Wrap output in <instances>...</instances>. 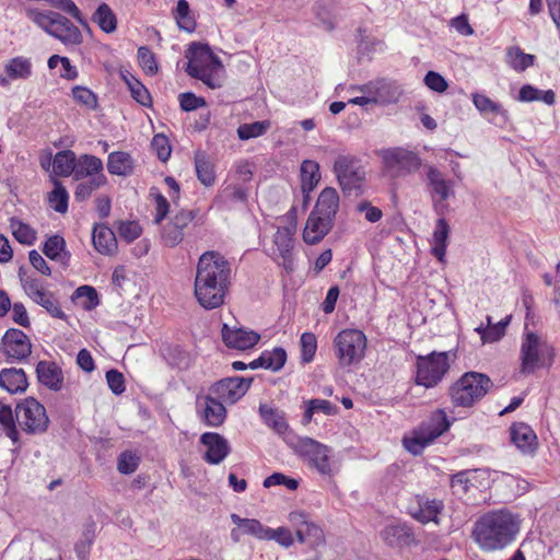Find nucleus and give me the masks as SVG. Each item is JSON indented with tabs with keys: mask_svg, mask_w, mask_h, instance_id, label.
<instances>
[{
	"mask_svg": "<svg viewBox=\"0 0 560 560\" xmlns=\"http://www.w3.org/2000/svg\"><path fill=\"white\" fill-rule=\"evenodd\" d=\"M231 284V267L219 252L203 253L197 264L194 291L195 296L206 310H214L224 303Z\"/></svg>",
	"mask_w": 560,
	"mask_h": 560,
	"instance_id": "nucleus-1",
	"label": "nucleus"
},
{
	"mask_svg": "<svg viewBox=\"0 0 560 560\" xmlns=\"http://www.w3.org/2000/svg\"><path fill=\"white\" fill-rule=\"evenodd\" d=\"M520 529V516L501 509L480 516L474 525L471 537L482 551H499L515 541Z\"/></svg>",
	"mask_w": 560,
	"mask_h": 560,
	"instance_id": "nucleus-2",
	"label": "nucleus"
},
{
	"mask_svg": "<svg viewBox=\"0 0 560 560\" xmlns=\"http://www.w3.org/2000/svg\"><path fill=\"white\" fill-rule=\"evenodd\" d=\"M185 57L188 59L185 71L189 77L200 80L212 90L223 86L224 66L208 44L191 43Z\"/></svg>",
	"mask_w": 560,
	"mask_h": 560,
	"instance_id": "nucleus-3",
	"label": "nucleus"
},
{
	"mask_svg": "<svg viewBox=\"0 0 560 560\" xmlns=\"http://www.w3.org/2000/svg\"><path fill=\"white\" fill-rule=\"evenodd\" d=\"M493 387L492 380L483 373L465 372L448 388L451 402L455 407L471 408Z\"/></svg>",
	"mask_w": 560,
	"mask_h": 560,
	"instance_id": "nucleus-4",
	"label": "nucleus"
},
{
	"mask_svg": "<svg viewBox=\"0 0 560 560\" xmlns=\"http://www.w3.org/2000/svg\"><path fill=\"white\" fill-rule=\"evenodd\" d=\"M553 347L536 332L526 330L521 345V373L533 374L537 369L549 368L555 359Z\"/></svg>",
	"mask_w": 560,
	"mask_h": 560,
	"instance_id": "nucleus-5",
	"label": "nucleus"
},
{
	"mask_svg": "<svg viewBox=\"0 0 560 560\" xmlns=\"http://www.w3.org/2000/svg\"><path fill=\"white\" fill-rule=\"evenodd\" d=\"M27 16L43 31L65 45H79L82 42L80 30L63 15L49 11L28 10Z\"/></svg>",
	"mask_w": 560,
	"mask_h": 560,
	"instance_id": "nucleus-6",
	"label": "nucleus"
},
{
	"mask_svg": "<svg viewBox=\"0 0 560 560\" xmlns=\"http://www.w3.org/2000/svg\"><path fill=\"white\" fill-rule=\"evenodd\" d=\"M378 155L383 173L390 178L406 177L419 171L422 165L418 153L401 147L383 149Z\"/></svg>",
	"mask_w": 560,
	"mask_h": 560,
	"instance_id": "nucleus-7",
	"label": "nucleus"
},
{
	"mask_svg": "<svg viewBox=\"0 0 560 560\" xmlns=\"http://www.w3.org/2000/svg\"><path fill=\"white\" fill-rule=\"evenodd\" d=\"M13 415L15 424L18 423L27 434H42L46 432L49 424L45 407L33 397L18 402Z\"/></svg>",
	"mask_w": 560,
	"mask_h": 560,
	"instance_id": "nucleus-8",
	"label": "nucleus"
},
{
	"mask_svg": "<svg viewBox=\"0 0 560 560\" xmlns=\"http://www.w3.org/2000/svg\"><path fill=\"white\" fill-rule=\"evenodd\" d=\"M334 347L340 365L349 366L363 359L366 337L361 330L345 329L335 337Z\"/></svg>",
	"mask_w": 560,
	"mask_h": 560,
	"instance_id": "nucleus-9",
	"label": "nucleus"
},
{
	"mask_svg": "<svg viewBox=\"0 0 560 560\" xmlns=\"http://www.w3.org/2000/svg\"><path fill=\"white\" fill-rule=\"evenodd\" d=\"M450 370L447 352H432L417 359L416 383L431 388L436 386Z\"/></svg>",
	"mask_w": 560,
	"mask_h": 560,
	"instance_id": "nucleus-10",
	"label": "nucleus"
},
{
	"mask_svg": "<svg viewBox=\"0 0 560 560\" xmlns=\"http://www.w3.org/2000/svg\"><path fill=\"white\" fill-rule=\"evenodd\" d=\"M19 277L24 292L34 303L45 308L51 317L59 319L67 318V315L60 307L58 299L51 291L46 289L44 281L34 277H26L22 273V269H20Z\"/></svg>",
	"mask_w": 560,
	"mask_h": 560,
	"instance_id": "nucleus-11",
	"label": "nucleus"
},
{
	"mask_svg": "<svg viewBox=\"0 0 560 560\" xmlns=\"http://www.w3.org/2000/svg\"><path fill=\"white\" fill-rule=\"evenodd\" d=\"M295 448L313 464L319 474H334L331 464L332 451L327 445H324L311 438H302L299 439Z\"/></svg>",
	"mask_w": 560,
	"mask_h": 560,
	"instance_id": "nucleus-12",
	"label": "nucleus"
},
{
	"mask_svg": "<svg viewBox=\"0 0 560 560\" xmlns=\"http://www.w3.org/2000/svg\"><path fill=\"white\" fill-rule=\"evenodd\" d=\"M334 172L345 191L360 188L364 180V171L359 161L350 155H339L334 163Z\"/></svg>",
	"mask_w": 560,
	"mask_h": 560,
	"instance_id": "nucleus-13",
	"label": "nucleus"
},
{
	"mask_svg": "<svg viewBox=\"0 0 560 560\" xmlns=\"http://www.w3.org/2000/svg\"><path fill=\"white\" fill-rule=\"evenodd\" d=\"M352 89L363 94L372 95L373 104L381 105L396 104L402 95L400 85L396 81L385 78L376 79Z\"/></svg>",
	"mask_w": 560,
	"mask_h": 560,
	"instance_id": "nucleus-14",
	"label": "nucleus"
},
{
	"mask_svg": "<svg viewBox=\"0 0 560 560\" xmlns=\"http://www.w3.org/2000/svg\"><path fill=\"white\" fill-rule=\"evenodd\" d=\"M250 382L252 380L238 376L225 377L214 383L209 388V394L223 402L235 404L246 394Z\"/></svg>",
	"mask_w": 560,
	"mask_h": 560,
	"instance_id": "nucleus-15",
	"label": "nucleus"
},
{
	"mask_svg": "<svg viewBox=\"0 0 560 560\" xmlns=\"http://www.w3.org/2000/svg\"><path fill=\"white\" fill-rule=\"evenodd\" d=\"M200 443L206 446L203 460L210 465H219L231 453L228 440L215 432H206L200 436Z\"/></svg>",
	"mask_w": 560,
	"mask_h": 560,
	"instance_id": "nucleus-16",
	"label": "nucleus"
},
{
	"mask_svg": "<svg viewBox=\"0 0 560 560\" xmlns=\"http://www.w3.org/2000/svg\"><path fill=\"white\" fill-rule=\"evenodd\" d=\"M2 345L5 354L14 360H24L32 352L28 337L16 328H10L5 331L2 337Z\"/></svg>",
	"mask_w": 560,
	"mask_h": 560,
	"instance_id": "nucleus-17",
	"label": "nucleus"
},
{
	"mask_svg": "<svg viewBox=\"0 0 560 560\" xmlns=\"http://www.w3.org/2000/svg\"><path fill=\"white\" fill-rule=\"evenodd\" d=\"M222 339L226 347L246 350L254 347L260 339L259 334L244 328H230L226 324L222 327Z\"/></svg>",
	"mask_w": 560,
	"mask_h": 560,
	"instance_id": "nucleus-18",
	"label": "nucleus"
},
{
	"mask_svg": "<svg viewBox=\"0 0 560 560\" xmlns=\"http://www.w3.org/2000/svg\"><path fill=\"white\" fill-rule=\"evenodd\" d=\"M381 538L389 547L402 548L411 545L413 535L408 525L402 523L388 524L381 530Z\"/></svg>",
	"mask_w": 560,
	"mask_h": 560,
	"instance_id": "nucleus-19",
	"label": "nucleus"
},
{
	"mask_svg": "<svg viewBox=\"0 0 560 560\" xmlns=\"http://www.w3.org/2000/svg\"><path fill=\"white\" fill-rule=\"evenodd\" d=\"M332 224L326 218L312 211L303 231L304 242L310 245L320 242L331 230Z\"/></svg>",
	"mask_w": 560,
	"mask_h": 560,
	"instance_id": "nucleus-20",
	"label": "nucleus"
},
{
	"mask_svg": "<svg viewBox=\"0 0 560 560\" xmlns=\"http://www.w3.org/2000/svg\"><path fill=\"white\" fill-rule=\"evenodd\" d=\"M512 443L523 453H532L537 446V436L534 430L524 422L513 423L510 428Z\"/></svg>",
	"mask_w": 560,
	"mask_h": 560,
	"instance_id": "nucleus-21",
	"label": "nucleus"
},
{
	"mask_svg": "<svg viewBox=\"0 0 560 560\" xmlns=\"http://www.w3.org/2000/svg\"><path fill=\"white\" fill-rule=\"evenodd\" d=\"M32 69L33 66L30 58L19 56L10 59L4 66L7 77L0 75V85H9L10 80L28 79L32 75Z\"/></svg>",
	"mask_w": 560,
	"mask_h": 560,
	"instance_id": "nucleus-22",
	"label": "nucleus"
},
{
	"mask_svg": "<svg viewBox=\"0 0 560 560\" xmlns=\"http://www.w3.org/2000/svg\"><path fill=\"white\" fill-rule=\"evenodd\" d=\"M38 382L44 386L58 392L62 387L63 376L61 369L51 361H39L36 366Z\"/></svg>",
	"mask_w": 560,
	"mask_h": 560,
	"instance_id": "nucleus-23",
	"label": "nucleus"
},
{
	"mask_svg": "<svg viewBox=\"0 0 560 560\" xmlns=\"http://www.w3.org/2000/svg\"><path fill=\"white\" fill-rule=\"evenodd\" d=\"M339 209V194L332 187H325L316 201L313 212L326 218L334 223Z\"/></svg>",
	"mask_w": 560,
	"mask_h": 560,
	"instance_id": "nucleus-24",
	"label": "nucleus"
},
{
	"mask_svg": "<svg viewBox=\"0 0 560 560\" xmlns=\"http://www.w3.org/2000/svg\"><path fill=\"white\" fill-rule=\"evenodd\" d=\"M104 174L103 161L93 154H82L77 159L73 178L81 180L84 178H93Z\"/></svg>",
	"mask_w": 560,
	"mask_h": 560,
	"instance_id": "nucleus-25",
	"label": "nucleus"
},
{
	"mask_svg": "<svg viewBox=\"0 0 560 560\" xmlns=\"http://www.w3.org/2000/svg\"><path fill=\"white\" fill-rule=\"evenodd\" d=\"M296 210L291 208L278 221L277 231L273 236L275 245H289L293 242L296 234Z\"/></svg>",
	"mask_w": 560,
	"mask_h": 560,
	"instance_id": "nucleus-26",
	"label": "nucleus"
},
{
	"mask_svg": "<svg viewBox=\"0 0 560 560\" xmlns=\"http://www.w3.org/2000/svg\"><path fill=\"white\" fill-rule=\"evenodd\" d=\"M106 166L109 174L128 177L135 172V160L128 152L114 151L108 154Z\"/></svg>",
	"mask_w": 560,
	"mask_h": 560,
	"instance_id": "nucleus-27",
	"label": "nucleus"
},
{
	"mask_svg": "<svg viewBox=\"0 0 560 560\" xmlns=\"http://www.w3.org/2000/svg\"><path fill=\"white\" fill-rule=\"evenodd\" d=\"M224 402L208 394L203 397V420L209 427L221 425L226 418V409Z\"/></svg>",
	"mask_w": 560,
	"mask_h": 560,
	"instance_id": "nucleus-28",
	"label": "nucleus"
},
{
	"mask_svg": "<svg viewBox=\"0 0 560 560\" xmlns=\"http://www.w3.org/2000/svg\"><path fill=\"white\" fill-rule=\"evenodd\" d=\"M301 190L305 198V203L310 200L311 191L320 180L319 164L313 160H304L300 168Z\"/></svg>",
	"mask_w": 560,
	"mask_h": 560,
	"instance_id": "nucleus-29",
	"label": "nucleus"
},
{
	"mask_svg": "<svg viewBox=\"0 0 560 560\" xmlns=\"http://www.w3.org/2000/svg\"><path fill=\"white\" fill-rule=\"evenodd\" d=\"M120 78L127 85L131 97L144 107L152 106V96L145 85L130 71L121 70Z\"/></svg>",
	"mask_w": 560,
	"mask_h": 560,
	"instance_id": "nucleus-30",
	"label": "nucleus"
},
{
	"mask_svg": "<svg viewBox=\"0 0 560 560\" xmlns=\"http://www.w3.org/2000/svg\"><path fill=\"white\" fill-rule=\"evenodd\" d=\"M27 385L26 374L22 369H3L0 372V387L11 394L24 392Z\"/></svg>",
	"mask_w": 560,
	"mask_h": 560,
	"instance_id": "nucleus-31",
	"label": "nucleus"
},
{
	"mask_svg": "<svg viewBox=\"0 0 560 560\" xmlns=\"http://www.w3.org/2000/svg\"><path fill=\"white\" fill-rule=\"evenodd\" d=\"M444 509V503L438 499L420 498L418 500V511L412 516L419 522L427 524L429 522L439 523L438 516Z\"/></svg>",
	"mask_w": 560,
	"mask_h": 560,
	"instance_id": "nucleus-32",
	"label": "nucleus"
},
{
	"mask_svg": "<svg viewBox=\"0 0 560 560\" xmlns=\"http://www.w3.org/2000/svg\"><path fill=\"white\" fill-rule=\"evenodd\" d=\"M172 15L179 30L189 34L196 31L197 21L187 0H178Z\"/></svg>",
	"mask_w": 560,
	"mask_h": 560,
	"instance_id": "nucleus-33",
	"label": "nucleus"
},
{
	"mask_svg": "<svg viewBox=\"0 0 560 560\" xmlns=\"http://www.w3.org/2000/svg\"><path fill=\"white\" fill-rule=\"evenodd\" d=\"M230 517L233 524L242 527L244 535L253 536L259 540H266L268 526H265L260 521L241 517L235 513H232Z\"/></svg>",
	"mask_w": 560,
	"mask_h": 560,
	"instance_id": "nucleus-34",
	"label": "nucleus"
},
{
	"mask_svg": "<svg viewBox=\"0 0 560 560\" xmlns=\"http://www.w3.org/2000/svg\"><path fill=\"white\" fill-rule=\"evenodd\" d=\"M265 253L290 275L295 271V255L293 247H266Z\"/></svg>",
	"mask_w": 560,
	"mask_h": 560,
	"instance_id": "nucleus-35",
	"label": "nucleus"
},
{
	"mask_svg": "<svg viewBox=\"0 0 560 560\" xmlns=\"http://www.w3.org/2000/svg\"><path fill=\"white\" fill-rule=\"evenodd\" d=\"M295 535L301 544H305L311 548H317L324 544V533L322 528L310 521L301 528L299 527Z\"/></svg>",
	"mask_w": 560,
	"mask_h": 560,
	"instance_id": "nucleus-36",
	"label": "nucleus"
},
{
	"mask_svg": "<svg viewBox=\"0 0 560 560\" xmlns=\"http://www.w3.org/2000/svg\"><path fill=\"white\" fill-rule=\"evenodd\" d=\"M77 156L71 150H63L56 153L54 159V172L58 176L74 175Z\"/></svg>",
	"mask_w": 560,
	"mask_h": 560,
	"instance_id": "nucleus-37",
	"label": "nucleus"
},
{
	"mask_svg": "<svg viewBox=\"0 0 560 560\" xmlns=\"http://www.w3.org/2000/svg\"><path fill=\"white\" fill-rule=\"evenodd\" d=\"M195 167L198 179L205 186H212L215 182V173L213 164L209 161V158L203 152H197L195 154Z\"/></svg>",
	"mask_w": 560,
	"mask_h": 560,
	"instance_id": "nucleus-38",
	"label": "nucleus"
},
{
	"mask_svg": "<svg viewBox=\"0 0 560 560\" xmlns=\"http://www.w3.org/2000/svg\"><path fill=\"white\" fill-rule=\"evenodd\" d=\"M316 412H323L324 415L332 416L338 412V407L329 400L318 398L311 399L306 402V408L302 418L303 424H308L312 421L314 413Z\"/></svg>",
	"mask_w": 560,
	"mask_h": 560,
	"instance_id": "nucleus-39",
	"label": "nucleus"
},
{
	"mask_svg": "<svg viewBox=\"0 0 560 560\" xmlns=\"http://www.w3.org/2000/svg\"><path fill=\"white\" fill-rule=\"evenodd\" d=\"M106 184L107 177L105 175L88 178L86 180L79 183L74 190L75 201L82 202L88 200L94 191L105 186Z\"/></svg>",
	"mask_w": 560,
	"mask_h": 560,
	"instance_id": "nucleus-40",
	"label": "nucleus"
},
{
	"mask_svg": "<svg viewBox=\"0 0 560 560\" xmlns=\"http://www.w3.org/2000/svg\"><path fill=\"white\" fill-rule=\"evenodd\" d=\"M0 424L5 435L12 441L13 444H19L20 433L18 431L13 410L9 405L0 400Z\"/></svg>",
	"mask_w": 560,
	"mask_h": 560,
	"instance_id": "nucleus-41",
	"label": "nucleus"
},
{
	"mask_svg": "<svg viewBox=\"0 0 560 560\" xmlns=\"http://www.w3.org/2000/svg\"><path fill=\"white\" fill-rule=\"evenodd\" d=\"M535 56L525 54L520 47L513 46L506 50V62L517 72H522L534 65Z\"/></svg>",
	"mask_w": 560,
	"mask_h": 560,
	"instance_id": "nucleus-42",
	"label": "nucleus"
},
{
	"mask_svg": "<svg viewBox=\"0 0 560 560\" xmlns=\"http://www.w3.org/2000/svg\"><path fill=\"white\" fill-rule=\"evenodd\" d=\"M259 413L264 422L272 428L278 433H283L288 429V423L284 419V416L279 410L268 406L260 405Z\"/></svg>",
	"mask_w": 560,
	"mask_h": 560,
	"instance_id": "nucleus-43",
	"label": "nucleus"
},
{
	"mask_svg": "<svg viewBox=\"0 0 560 560\" xmlns=\"http://www.w3.org/2000/svg\"><path fill=\"white\" fill-rule=\"evenodd\" d=\"M93 22L105 33H113L117 28V19L110 7L102 3L93 14Z\"/></svg>",
	"mask_w": 560,
	"mask_h": 560,
	"instance_id": "nucleus-44",
	"label": "nucleus"
},
{
	"mask_svg": "<svg viewBox=\"0 0 560 560\" xmlns=\"http://www.w3.org/2000/svg\"><path fill=\"white\" fill-rule=\"evenodd\" d=\"M54 189L48 194V203L55 211L66 213L68 210L69 194L58 179H54Z\"/></svg>",
	"mask_w": 560,
	"mask_h": 560,
	"instance_id": "nucleus-45",
	"label": "nucleus"
},
{
	"mask_svg": "<svg viewBox=\"0 0 560 560\" xmlns=\"http://www.w3.org/2000/svg\"><path fill=\"white\" fill-rule=\"evenodd\" d=\"M421 428L427 432L434 441L446 432L450 428V421L443 410H438L429 420L423 423Z\"/></svg>",
	"mask_w": 560,
	"mask_h": 560,
	"instance_id": "nucleus-46",
	"label": "nucleus"
},
{
	"mask_svg": "<svg viewBox=\"0 0 560 560\" xmlns=\"http://www.w3.org/2000/svg\"><path fill=\"white\" fill-rule=\"evenodd\" d=\"M73 101L89 110H95L98 107L97 95L89 88L83 85H75L71 90Z\"/></svg>",
	"mask_w": 560,
	"mask_h": 560,
	"instance_id": "nucleus-47",
	"label": "nucleus"
},
{
	"mask_svg": "<svg viewBox=\"0 0 560 560\" xmlns=\"http://www.w3.org/2000/svg\"><path fill=\"white\" fill-rule=\"evenodd\" d=\"M197 210H179L174 219H173V226H174V233L171 235V237L176 242L180 243L184 235V230L188 228V225L195 220L197 215Z\"/></svg>",
	"mask_w": 560,
	"mask_h": 560,
	"instance_id": "nucleus-48",
	"label": "nucleus"
},
{
	"mask_svg": "<svg viewBox=\"0 0 560 560\" xmlns=\"http://www.w3.org/2000/svg\"><path fill=\"white\" fill-rule=\"evenodd\" d=\"M402 442L405 448L409 453L420 455L423 450L433 442V440L422 428H420L418 431L413 432L412 436L405 438Z\"/></svg>",
	"mask_w": 560,
	"mask_h": 560,
	"instance_id": "nucleus-49",
	"label": "nucleus"
},
{
	"mask_svg": "<svg viewBox=\"0 0 560 560\" xmlns=\"http://www.w3.org/2000/svg\"><path fill=\"white\" fill-rule=\"evenodd\" d=\"M137 60L144 74L154 77L159 72V63L154 52L147 46H141L137 50Z\"/></svg>",
	"mask_w": 560,
	"mask_h": 560,
	"instance_id": "nucleus-50",
	"label": "nucleus"
},
{
	"mask_svg": "<svg viewBox=\"0 0 560 560\" xmlns=\"http://www.w3.org/2000/svg\"><path fill=\"white\" fill-rule=\"evenodd\" d=\"M10 226L14 238L20 244L33 245V243L36 241V231L31 225L18 219H12Z\"/></svg>",
	"mask_w": 560,
	"mask_h": 560,
	"instance_id": "nucleus-51",
	"label": "nucleus"
},
{
	"mask_svg": "<svg viewBox=\"0 0 560 560\" xmlns=\"http://www.w3.org/2000/svg\"><path fill=\"white\" fill-rule=\"evenodd\" d=\"M428 180L435 195L441 200H446L450 196V184L446 182L442 173L434 166L428 168Z\"/></svg>",
	"mask_w": 560,
	"mask_h": 560,
	"instance_id": "nucleus-52",
	"label": "nucleus"
},
{
	"mask_svg": "<svg viewBox=\"0 0 560 560\" xmlns=\"http://www.w3.org/2000/svg\"><path fill=\"white\" fill-rule=\"evenodd\" d=\"M271 124L269 120L254 121L250 124H242L237 128V136L241 140L246 141L265 135Z\"/></svg>",
	"mask_w": 560,
	"mask_h": 560,
	"instance_id": "nucleus-53",
	"label": "nucleus"
},
{
	"mask_svg": "<svg viewBox=\"0 0 560 560\" xmlns=\"http://www.w3.org/2000/svg\"><path fill=\"white\" fill-rule=\"evenodd\" d=\"M510 316H506L505 318L501 319L499 323L492 325L491 324V317L488 316L487 320L489 326L486 330H482V342L483 343H491L500 340L505 335L506 326L510 323Z\"/></svg>",
	"mask_w": 560,
	"mask_h": 560,
	"instance_id": "nucleus-54",
	"label": "nucleus"
},
{
	"mask_svg": "<svg viewBox=\"0 0 560 560\" xmlns=\"http://www.w3.org/2000/svg\"><path fill=\"white\" fill-rule=\"evenodd\" d=\"M262 359L266 370L280 371L287 361V352L283 348L277 347L271 351H262Z\"/></svg>",
	"mask_w": 560,
	"mask_h": 560,
	"instance_id": "nucleus-55",
	"label": "nucleus"
},
{
	"mask_svg": "<svg viewBox=\"0 0 560 560\" xmlns=\"http://www.w3.org/2000/svg\"><path fill=\"white\" fill-rule=\"evenodd\" d=\"M301 360L303 363L313 361L317 350V339L313 332H303L300 339Z\"/></svg>",
	"mask_w": 560,
	"mask_h": 560,
	"instance_id": "nucleus-56",
	"label": "nucleus"
},
{
	"mask_svg": "<svg viewBox=\"0 0 560 560\" xmlns=\"http://www.w3.org/2000/svg\"><path fill=\"white\" fill-rule=\"evenodd\" d=\"M140 457L132 451H125L118 456L117 469L120 474L130 475L137 470Z\"/></svg>",
	"mask_w": 560,
	"mask_h": 560,
	"instance_id": "nucleus-57",
	"label": "nucleus"
},
{
	"mask_svg": "<svg viewBox=\"0 0 560 560\" xmlns=\"http://www.w3.org/2000/svg\"><path fill=\"white\" fill-rule=\"evenodd\" d=\"M75 299H84L82 307L86 311L95 308L100 304L97 291L91 285H81L75 291Z\"/></svg>",
	"mask_w": 560,
	"mask_h": 560,
	"instance_id": "nucleus-58",
	"label": "nucleus"
},
{
	"mask_svg": "<svg viewBox=\"0 0 560 560\" xmlns=\"http://www.w3.org/2000/svg\"><path fill=\"white\" fill-rule=\"evenodd\" d=\"M116 241L114 231L107 225L95 224L92 233V245H112Z\"/></svg>",
	"mask_w": 560,
	"mask_h": 560,
	"instance_id": "nucleus-59",
	"label": "nucleus"
},
{
	"mask_svg": "<svg viewBox=\"0 0 560 560\" xmlns=\"http://www.w3.org/2000/svg\"><path fill=\"white\" fill-rule=\"evenodd\" d=\"M150 197L154 200L155 205L154 222L161 223L170 211V203L158 188L153 187L150 189Z\"/></svg>",
	"mask_w": 560,
	"mask_h": 560,
	"instance_id": "nucleus-60",
	"label": "nucleus"
},
{
	"mask_svg": "<svg viewBox=\"0 0 560 560\" xmlns=\"http://www.w3.org/2000/svg\"><path fill=\"white\" fill-rule=\"evenodd\" d=\"M117 233L122 241L131 243L142 234V228L137 221H122L117 228Z\"/></svg>",
	"mask_w": 560,
	"mask_h": 560,
	"instance_id": "nucleus-61",
	"label": "nucleus"
},
{
	"mask_svg": "<svg viewBox=\"0 0 560 560\" xmlns=\"http://www.w3.org/2000/svg\"><path fill=\"white\" fill-rule=\"evenodd\" d=\"M472 103L476 108L481 113H494V114H503L501 105L493 102L491 98L483 94L475 93L472 94Z\"/></svg>",
	"mask_w": 560,
	"mask_h": 560,
	"instance_id": "nucleus-62",
	"label": "nucleus"
},
{
	"mask_svg": "<svg viewBox=\"0 0 560 560\" xmlns=\"http://www.w3.org/2000/svg\"><path fill=\"white\" fill-rule=\"evenodd\" d=\"M266 540H275L284 548L291 547L294 542L290 529L283 526L278 527L277 529L268 527Z\"/></svg>",
	"mask_w": 560,
	"mask_h": 560,
	"instance_id": "nucleus-63",
	"label": "nucleus"
},
{
	"mask_svg": "<svg viewBox=\"0 0 560 560\" xmlns=\"http://www.w3.org/2000/svg\"><path fill=\"white\" fill-rule=\"evenodd\" d=\"M314 14L327 30L331 31L335 28V23L330 16V4L325 0L317 1L314 7Z\"/></svg>",
	"mask_w": 560,
	"mask_h": 560,
	"instance_id": "nucleus-64",
	"label": "nucleus"
}]
</instances>
